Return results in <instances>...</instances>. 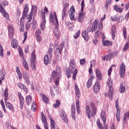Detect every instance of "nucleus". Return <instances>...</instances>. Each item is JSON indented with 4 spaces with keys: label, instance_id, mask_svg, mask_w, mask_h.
Wrapping results in <instances>:
<instances>
[{
    "label": "nucleus",
    "instance_id": "nucleus-16",
    "mask_svg": "<svg viewBox=\"0 0 129 129\" xmlns=\"http://www.w3.org/2000/svg\"><path fill=\"white\" fill-rule=\"evenodd\" d=\"M28 13H29V5L26 4L24 8L23 16L22 17V19H25V18H26L27 15H28Z\"/></svg>",
    "mask_w": 129,
    "mask_h": 129
},
{
    "label": "nucleus",
    "instance_id": "nucleus-61",
    "mask_svg": "<svg viewBox=\"0 0 129 129\" xmlns=\"http://www.w3.org/2000/svg\"><path fill=\"white\" fill-rule=\"evenodd\" d=\"M80 35V30H78L76 34H75L74 36L75 39H77L78 37H79V35Z\"/></svg>",
    "mask_w": 129,
    "mask_h": 129
},
{
    "label": "nucleus",
    "instance_id": "nucleus-3",
    "mask_svg": "<svg viewBox=\"0 0 129 129\" xmlns=\"http://www.w3.org/2000/svg\"><path fill=\"white\" fill-rule=\"evenodd\" d=\"M107 85L109 87V93H105L106 96H108L111 100L112 99V95H113V88H112V81H111V78H109L107 81Z\"/></svg>",
    "mask_w": 129,
    "mask_h": 129
},
{
    "label": "nucleus",
    "instance_id": "nucleus-35",
    "mask_svg": "<svg viewBox=\"0 0 129 129\" xmlns=\"http://www.w3.org/2000/svg\"><path fill=\"white\" fill-rule=\"evenodd\" d=\"M80 102L79 100H77L76 102V109L77 111V113L79 114L80 113V105L79 104Z\"/></svg>",
    "mask_w": 129,
    "mask_h": 129
},
{
    "label": "nucleus",
    "instance_id": "nucleus-51",
    "mask_svg": "<svg viewBox=\"0 0 129 129\" xmlns=\"http://www.w3.org/2000/svg\"><path fill=\"white\" fill-rule=\"evenodd\" d=\"M24 29H25V25H24V23L21 22L20 25V32H24Z\"/></svg>",
    "mask_w": 129,
    "mask_h": 129
},
{
    "label": "nucleus",
    "instance_id": "nucleus-4",
    "mask_svg": "<svg viewBox=\"0 0 129 129\" xmlns=\"http://www.w3.org/2000/svg\"><path fill=\"white\" fill-rule=\"evenodd\" d=\"M49 21L50 23H52L53 25H55L56 28H58L59 23L58 22V19H57V15H56V12H54L53 14H51L50 15Z\"/></svg>",
    "mask_w": 129,
    "mask_h": 129
},
{
    "label": "nucleus",
    "instance_id": "nucleus-57",
    "mask_svg": "<svg viewBox=\"0 0 129 129\" xmlns=\"http://www.w3.org/2000/svg\"><path fill=\"white\" fill-rule=\"evenodd\" d=\"M60 101L56 100V103L53 104V107L56 108L57 107H59V106H60Z\"/></svg>",
    "mask_w": 129,
    "mask_h": 129
},
{
    "label": "nucleus",
    "instance_id": "nucleus-44",
    "mask_svg": "<svg viewBox=\"0 0 129 129\" xmlns=\"http://www.w3.org/2000/svg\"><path fill=\"white\" fill-rule=\"evenodd\" d=\"M8 92H9V91L8 89V87H6L4 92V97H5V101H7V100L8 99V97L9 96Z\"/></svg>",
    "mask_w": 129,
    "mask_h": 129
},
{
    "label": "nucleus",
    "instance_id": "nucleus-55",
    "mask_svg": "<svg viewBox=\"0 0 129 129\" xmlns=\"http://www.w3.org/2000/svg\"><path fill=\"white\" fill-rule=\"evenodd\" d=\"M36 108H37V105H36V102H33L32 104L31 110L33 111H35L36 110Z\"/></svg>",
    "mask_w": 129,
    "mask_h": 129
},
{
    "label": "nucleus",
    "instance_id": "nucleus-43",
    "mask_svg": "<svg viewBox=\"0 0 129 129\" xmlns=\"http://www.w3.org/2000/svg\"><path fill=\"white\" fill-rule=\"evenodd\" d=\"M18 51L19 52L20 57L24 59V52H23V49H22V48L20 46L18 47Z\"/></svg>",
    "mask_w": 129,
    "mask_h": 129
},
{
    "label": "nucleus",
    "instance_id": "nucleus-24",
    "mask_svg": "<svg viewBox=\"0 0 129 129\" xmlns=\"http://www.w3.org/2000/svg\"><path fill=\"white\" fill-rule=\"evenodd\" d=\"M72 117L73 119L75 120L76 119V117L75 116V105H72Z\"/></svg>",
    "mask_w": 129,
    "mask_h": 129
},
{
    "label": "nucleus",
    "instance_id": "nucleus-56",
    "mask_svg": "<svg viewBox=\"0 0 129 129\" xmlns=\"http://www.w3.org/2000/svg\"><path fill=\"white\" fill-rule=\"evenodd\" d=\"M1 104L2 105V108L4 111V112H6V106H5V102H4V100L1 99Z\"/></svg>",
    "mask_w": 129,
    "mask_h": 129
},
{
    "label": "nucleus",
    "instance_id": "nucleus-19",
    "mask_svg": "<svg viewBox=\"0 0 129 129\" xmlns=\"http://www.w3.org/2000/svg\"><path fill=\"white\" fill-rule=\"evenodd\" d=\"M86 113L88 118L90 119V118H91V115H92V113H91V110L89 106H86Z\"/></svg>",
    "mask_w": 129,
    "mask_h": 129
},
{
    "label": "nucleus",
    "instance_id": "nucleus-1",
    "mask_svg": "<svg viewBox=\"0 0 129 129\" xmlns=\"http://www.w3.org/2000/svg\"><path fill=\"white\" fill-rule=\"evenodd\" d=\"M71 73H73V79L74 80H76V76L78 71L76 69V63L74 59H71L70 63V69H67L66 76L68 78H70L71 77Z\"/></svg>",
    "mask_w": 129,
    "mask_h": 129
},
{
    "label": "nucleus",
    "instance_id": "nucleus-32",
    "mask_svg": "<svg viewBox=\"0 0 129 129\" xmlns=\"http://www.w3.org/2000/svg\"><path fill=\"white\" fill-rule=\"evenodd\" d=\"M18 87L19 88H21V89H22L24 90V91H25V92H28V89H27V87H26V86L25 85L22 84V83H19L18 84Z\"/></svg>",
    "mask_w": 129,
    "mask_h": 129
},
{
    "label": "nucleus",
    "instance_id": "nucleus-2",
    "mask_svg": "<svg viewBox=\"0 0 129 129\" xmlns=\"http://www.w3.org/2000/svg\"><path fill=\"white\" fill-rule=\"evenodd\" d=\"M51 78L54 80L55 85H58L60 79L61 78V69L57 67L56 70L52 71Z\"/></svg>",
    "mask_w": 129,
    "mask_h": 129
},
{
    "label": "nucleus",
    "instance_id": "nucleus-30",
    "mask_svg": "<svg viewBox=\"0 0 129 129\" xmlns=\"http://www.w3.org/2000/svg\"><path fill=\"white\" fill-rule=\"evenodd\" d=\"M111 34L113 40L115 38V26L113 25L111 27Z\"/></svg>",
    "mask_w": 129,
    "mask_h": 129
},
{
    "label": "nucleus",
    "instance_id": "nucleus-52",
    "mask_svg": "<svg viewBox=\"0 0 129 129\" xmlns=\"http://www.w3.org/2000/svg\"><path fill=\"white\" fill-rule=\"evenodd\" d=\"M112 58H113V56H112V54L111 53V52L109 53L108 55L106 56V61H108V60H110Z\"/></svg>",
    "mask_w": 129,
    "mask_h": 129
},
{
    "label": "nucleus",
    "instance_id": "nucleus-5",
    "mask_svg": "<svg viewBox=\"0 0 129 129\" xmlns=\"http://www.w3.org/2000/svg\"><path fill=\"white\" fill-rule=\"evenodd\" d=\"M115 107L116 109V113L115 114L117 121H120V108L118 107V99H117L115 102Z\"/></svg>",
    "mask_w": 129,
    "mask_h": 129
},
{
    "label": "nucleus",
    "instance_id": "nucleus-15",
    "mask_svg": "<svg viewBox=\"0 0 129 129\" xmlns=\"http://www.w3.org/2000/svg\"><path fill=\"white\" fill-rule=\"evenodd\" d=\"M60 115L61 119L64 121V122H68V118L67 117V115H66V113L64 111L61 110L60 111Z\"/></svg>",
    "mask_w": 129,
    "mask_h": 129
},
{
    "label": "nucleus",
    "instance_id": "nucleus-11",
    "mask_svg": "<svg viewBox=\"0 0 129 129\" xmlns=\"http://www.w3.org/2000/svg\"><path fill=\"white\" fill-rule=\"evenodd\" d=\"M41 120L43 123H44L45 129H49V127H48V124H47L46 118L45 114H44V112H41Z\"/></svg>",
    "mask_w": 129,
    "mask_h": 129
},
{
    "label": "nucleus",
    "instance_id": "nucleus-41",
    "mask_svg": "<svg viewBox=\"0 0 129 129\" xmlns=\"http://www.w3.org/2000/svg\"><path fill=\"white\" fill-rule=\"evenodd\" d=\"M16 72L19 76V79H22V73H21V71H20V68H19V67H17L16 68Z\"/></svg>",
    "mask_w": 129,
    "mask_h": 129
},
{
    "label": "nucleus",
    "instance_id": "nucleus-46",
    "mask_svg": "<svg viewBox=\"0 0 129 129\" xmlns=\"http://www.w3.org/2000/svg\"><path fill=\"white\" fill-rule=\"evenodd\" d=\"M124 90H125L124 86H123L122 83H121L120 85L119 91L120 92V93H122L123 92H124Z\"/></svg>",
    "mask_w": 129,
    "mask_h": 129
},
{
    "label": "nucleus",
    "instance_id": "nucleus-29",
    "mask_svg": "<svg viewBox=\"0 0 129 129\" xmlns=\"http://www.w3.org/2000/svg\"><path fill=\"white\" fill-rule=\"evenodd\" d=\"M47 56H49V57H53V47L50 46L48 50L46 53Z\"/></svg>",
    "mask_w": 129,
    "mask_h": 129
},
{
    "label": "nucleus",
    "instance_id": "nucleus-9",
    "mask_svg": "<svg viewBox=\"0 0 129 129\" xmlns=\"http://www.w3.org/2000/svg\"><path fill=\"white\" fill-rule=\"evenodd\" d=\"M28 21V23L26 25V29L27 30H29L30 29V26L31 25V24L29 23L33 19V10H31V11L29 15L27 18Z\"/></svg>",
    "mask_w": 129,
    "mask_h": 129
},
{
    "label": "nucleus",
    "instance_id": "nucleus-37",
    "mask_svg": "<svg viewBox=\"0 0 129 129\" xmlns=\"http://www.w3.org/2000/svg\"><path fill=\"white\" fill-rule=\"evenodd\" d=\"M2 14L4 18H6L7 19V20H10L9 13H8V12H7L6 10H5V9L4 11H3V12H2Z\"/></svg>",
    "mask_w": 129,
    "mask_h": 129
},
{
    "label": "nucleus",
    "instance_id": "nucleus-27",
    "mask_svg": "<svg viewBox=\"0 0 129 129\" xmlns=\"http://www.w3.org/2000/svg\"><path fill=\"white\" fill-rule=\"evenodd\" d=\"M11 46L14 49H17L18 48V41L17 40L13 39L11 42Z\"/></svg>",
    "mask_w": 129,
    "mask_h": 129
},
{
    "label": "nucleus",
    "instance_id": "nucleus-13",
    "mask_svg": "<svg viewBox=\"0 0 129 129\" xmlns=\"http://www.w3.org/2000/svg\"><path fill=\"white\" fill-rule=\"evenodd\" d=\"M69 14L70 15V19L72 21H73L75 18V9L74 7H72L71 9L69 11Z\"/></svg>",
    "mask_w": 129,
    "mask_h": 129
},
{
    "label": "nucleus",
    "instance_id": "nucleus-59",
    "mask_svg": "<svg viewBox=\"0 0 129 129\" xmlns=\"http://www.w3.org/2000/svg\"><path fill=\"white\" fill-rule=\"evenodd\" d=\"M123 35L124 39H126V29H125V27L123 28Z\"/></svg>",
    "mask_w": 129,
    "mask_h": 129
},
{
    "label": "nucleus",
    "instance_id": "nucleus-47",
    "mask_svg": "<svg viewBox=\"0 0 129 129\" xmlns=\"http://www.w3.org/2000/svg\"><path fill=\"white\" fill-rule=\"evenodd\" d=\"M31 58H32V59L31 62H32L33 63H35V61H36V54H35V51H33L32 53Z\"/></svg>",
    "mask_w": 129,
    "mask_h": 129
},
{
    "label": "nucleus",
    "instance_id": "nucleus-49",
    "mask_svg": "<svg viewBox=\"0 0 129 129\" xmlns=\"http://www.w3.org/2000/svg\"><path fill=\"white\" fill-rule=\"evenodd\" d=\"M129 117V111L126 112L124 113V117H123V121L125 122L126 121V119L128 118Z\"/></svg>",
    "mask_w": 129,
    "mask_h": 129
},
{
    "label": "nucleus",
    "instance_id": "nucleus-40",
    "mask_svg": "<svg viewBox=\"0 0 129 129\" xmlns=\"http://www.w3.org/2000/svg\"><path fill=\"white\" fill-rule=\"evenodd\" d=\"M114 10L118 13H121L122 12V8H119L117 5L114 6Z\"/></svg>",
    "mask_w": 129,
    "mask_h": 129
},
{
    "label": "nucleus",
    "instance_id": "nucleus-26",
    "mask_svg": "<svg viewBox=\"0 0 129 129\" xmlns=\"http://www.w3.org/2000/svg\"><path fill=\"white\" fill-rule=\"evenodd\" d=\"M40 97L42 99V101H43V102L45 103H48L49 102V98L46 95L43 94H41Z\"/></svg>",
    "mask_w": 129,
    "mask_h": 129
},
{
    "label": "nucleus",
    "instance_id": "nucleus-10",
    "mask_svg": "<svg viewBox=\"0 0 129 129\" xmlns=\"http://www.w3.org/2000/svg\"><path fill=\"white\" fill-rule=\"evenodd\" d=\"M8 32L10 39H13L14 36V25L13 24L8 25Z\"/></svg>",
    "mask_w": 129,
    "mask_h": 129
},
{
    "label": "nucleus",
    "instance_id": "nucleus-45",
    "mask_svg": "<svg viewBox=\"0 0 129 129\" xmlns=\"http://www.w3.org/2000/svg\"><path fill=\"white\" fill-rule=\"evenodd\" d=\"M68 16L67 14V11L66 10H62V12H61V17H62V20H64V19H65V18H66V17Z\"/></svg>",
    "mask_w": 129,
    "mask_h": 129
},
{
    "label": "nucleus",
    "instance_id": "nucleus-28",
    "mask_svg": "<svg viewBox=\"0 0 129 129\" xmlns=\"http://www.w3.org/2000/svg\"><path fill=\"white\" fill-rule=\"evenodd\" d=\"M82 36L85 41H88L89 39V36H88V33L86 32V31H84L82 32Z\"/></svg>",
    "mask_w": 129,
    "mask_h": 129
},
{
    "label": "nucleus",
    "instance_id": "nucleus-54",
    "mask_svg": "<svg viewBox=\"0 0 129 129\" xmlns=\"http://www.w3.org/2000/svg\"><path fill=\"white\" fill-rule=\"evenodd\" d=\"M97 124L99 129H103V126H102V124L100 123V121H99V119L97 120Z\"/></svg>",
    "mask_w": 129,
    "mask_h": 129
},
{
    "label": "nucleus",
    "instance_id": "nucleus-48",
    "mask_svg": "<svg viewBox=\"0 0 129 129\" xmlns=\"http://www.w3.org/2000/svg\"><path fill=\"white\" fill-rule=\"evenodd\" d=\"M50 128L55 129V121L52 119H50Z\"/></svg>",
    "mask_w": 129,
    "mask_h": 129
},
{
    "label": "nucleus",
    "instance_id": "nucleus-42",
    "mask_svg": "<svg viewBox=\"0 0 129 129\" xmlns=\"http://www.w3.org/2000/svg\"><path fill=\"white\" fill-rule=\"evenodd\" d=\"M26 102H27V104L29 105L31 103H32V96L28 95L26 96Z\"/></svg>",
    "mask_w": 129,
    "mask_h": 129
},
{
    "label": "nucleus",
    "instance_id": "nucleus-63",
    "mask_svg": "<svg viewBox=\"0 0 129 129\" xmlns=\"http://www.w3.org/2000/svg\"><path fill=\"white\" fill-rule=\"evenodd\" d=\"M69 8V4L68 3H66L63 6V11H67V9Z\"/></svg>",
    "mask_w": 129,
    "mask_h": 129
},
{
    "label": "nucleus",
    "instance_id": "nucleus-14",
    "mask_svg": "<svg viewBox=\"0 0 129 129\" xmlns=\"http://www.w3.org/2000/svg\"><path fill=\"white\" fill-rule=\"evenodd\" d=\"M94 92L95 93H97L100 90V84H99V81H97L93 87Z\"/></svg>",
    "mask_w": 129,
    "mask_h": 129
},
{
    "label": "nucleus",
    "instance_id": "nucleus-34",
    "mask_svg": "<svg viewBox=\"0 0 129 129\" xmlns=\"http://www.w3.org/2000/svg\"><path fill=\"white\" fill-rule=\"evenodd\" d=\"M91 106L92 108V116H94L96 113V108H95V106H94V103H91Z\"/></svg>",
    "mask_w": 129,
    "mask_h": 129
},
{
    "label": "nucleus",
    "instance_id": "nucleus-8",
    "mask_svg": "<svg viewBox=\"0 0 129 129\" xmlns=\"http://www.w3.org/2000/svg\"><path fill=\"white\" fill-rule=\"evenodd\" d=\"M41 17L43 18V20L40 24V28L42 31H44V30H45V26L46 25V15H45V13L44 12L41 14Z\"/></svg>",
    "mask_w": 129,
    "mask_h": 129
},
{
    "label": "nucleus",
    "instance_id": "nucleus-50",
    "mask_svg": "<svg viewBox=\"0 0 129 129\" xmlns=\"http://www.w3.org/2000/svg\"><path fill=\"white\" fill-rule=\"evenodd\" d=\"M129 42L128 41L125 44L124 47L123 48V51L125 52V51H126L128 48H129Z\"/></svg>",
    "mask_w": 129,
    "mask_h": 129
},
{
    "label": "nucleus",
    "instance_id": "nucleus-12",
    "mask_svg": "<svg viewBox=\"0 0 129 129\" xmlns=\"http://www.w3.org/2000/svg\"><path fill=\"white\" fill-rule=\"evenodd\" d=\"M23 79L25 81L27 85H30V78L29 77V73L28 72H25L23 73Z\"/></svg>",
    "mask_w": 129,
    "mask_h": 129
},
{
    "label": "nucleus",
    "instance_id": "nucleus-53",
    "mask_svg": "<svg viewBox=\"0 0 129 129\" xmlns=\"http://www.w3.org/2000/svg\"><path fill=\"white\" fill-rule=\"evenodd\" d=\"M95 30H94V28L92 26H89L87 28V32L89 33L90 32H94Z\"/></svg>",
    "mask_w": 129,
    "mask_h": 129
},
{
    "label": "nucleus",
    "instance_id": "nucleus-36",
    "mask_svg": "<svg viewBox=\"0 0 129 129\" xmlns=\"http://www.w3.org/2000/svg\"><path fill=\"white\" fill-rule=\"evenodd\" d=\"M23 65L26 70H29V67L28 66V62L25 58H23L22 60Z\"/></svg>",
    "mask_w": 129,
    "mask_h": 129
},
{
    "label": "nucleus",
    "instance_id": "nucleus-60",
    "mask_svg": "<svg viewBox=\"0 0 129 129\" xmlns=\"http://www.w3.org/2000/svg\"><path fill=\"white\" fill-rule=\"evenodd\" d=\"M101 35V32H100V31H97L95 32V36L97 38H99Z\"/></svg>",
    "mask_w": 129,
    "mask_h": 129
},
{
    "label": "nucleus",
    "instance_id": "nucleus-31",
    "mask_svg": "<svg viewBox=\"0 0 129 129\" xmlns=\"http://www.w3.org/2000/svg\"><path fill=\"white\" fill-rule=\"evenodd\" d=\"M102 38L103 39V44L104 46H109V45H111V42L110 41L106 40L104 41V39H105V37L103 36V34H102Z\"/></svg>",
    "mask_w": 129,
    "mask_h": 129
},
{
    "label": "nucleus",
    "instance_id": "nucleus-23",
    "mask_svg": "<svg viewBox=\"0 0 129 129\" xmlns=\"http://www.w3.org/2000/svg\"><path fill=\"white\" fill-rule=\"evenodd\" d=\"M84 18H85V14H84L83 13H80L77 18L78 22L81 23V22L84 20Z\"/></svg>",
    "mask_w": 129,
    "mask_h": 129
},
{
    "label": "nucleus",
    "instance_id": "nucleus-20",
    "mask_svg": "<svg viewBox=\"0 0 129 129\" xmlns=\"http://www.w3.org/2000/svg\"><path fill=\"white\" fill-rule=\"evenodd\" d=\"M6 104V107L8 108L11 111H15V108H14V106L10 102H7V101H5Z\"/></svg>",
    "mask_w": 129,
    "mask_h": 129
},
{
    "label": "nucleus",
    "instance_id": "nucleus-25",
    "mask_svg": "<svg viewBox=\"0 0 129 129\" xmlns=\"http://www.w3.org/2000/svg\"><path fill=\"white\" fill-rule=\"evenodd\" d=\"M75 90L76 96H77V97L79 98L81 95L80 90H79V88H78V86L76 84L75 85Z\"/></svg>",
    "mask_w": 129,
    "mask_h": 129
},
{
    "label": "nucleus",
    "instance_id": "nucleus-38",
    "mask_svg": "<svg viewBox=\"0 0 129 129\" xmlns=\"http://www.w3.org/2000/svg\"><path fill=\"white\" fill-rule=\"evenodd\" d=\"M98 23H99V21H98V20H95L93 22V26L92 27L93 28L94 30H95L96 29H97Z\"/></svg>",
    "mask_w": 129,
    "mask_h": 129
},
{
    "label": "nucleus",
    "instance_id": "nucleus-62",
    "mask_svg": "<svg viewBox=\"0 0 129 129\" xmlns=\"http://www.w3.org/2000/svg\"><path fill=\"white\" fill-rule=\"evenodd\" d=\"M91 85H92V82H91V81L88 80V82L87 83V87L88 88H89L91 87Z\"/></svg>",
    "mask_w": 129,
    "mask_h": 129
},
{
    "label": "nucleus",
    "instance_id": "nucleus-33",
    "mask_svg": "<svg viewBox=\"0 0 129 129\" xmlns=\"http://www.w3.org/2000/svg\"><path fill=\"white\" fill-rule=\"evenodd\" d=\"M54 35L56 39H58L60 37V34H59V30H58V28L56 27L55 25V29L53 31Z\"/></svg>",
    "mask_w": 129,
    "mask_h": 129
},
{
    "label": "nucleus",
    "instance_id": "nucleus-39",
    "mask_svg": "<svg viewBox=\"0 0 129 129\" xmlns=\"http://www.w3.org/2000/svg\"><path fill=\"white\" fill-rule=\"evenodd\" d=\"M6 73L4 72V70H0V80H4L5 79V75Z\"/></svg>",
    "mask_w": 129,
    "mask_h": 129
},
{
    "label": "nucleus",
    "instance_id": "nucleus-22",
    "mask_svg": "<svg viewBox=\"0 0 129 129\" xmlns=\"http://www.w3.org/2000/svg\"><path fill=\"white\" fill-rule=\"evenodd\" d=\"M95 73L97 78H98V80H101L102 79V77H101V72L100 70L98 69H96Z\"/></svg>",
    "mask_w": 129,
    "mask_h": 129
},
{
    "label": "nucleus",
    "instance_id": "nucleus-7",
    "mask_svg": "<svg viewBox=\"0 0 129 129\" xmlns=\"http://www.w3.org/2000/svg\"><path fill=\"white\" fill-rule=\"evenodd\" d=\"M119 76L121 78H123L124 77V75L125 74V65H124V62H121L120 64L119 68Z\"/></svg>",
    "mask_w": 129,
    "mask_h": 129
},
{
    "label": "nucleus",
    "instance_id": "nucleus-21",
    "mask_svg": "<svg viewBox=\"0 0 129 129\" xmlns=\"http://www.w3.org/2000/svg\"><path fill=\"white\" fill-rule=\"evenodd\" d=\"M101 117L104 124L106 123V114L104 111H102L101 112Z\"/></svg>",
    "mask_w": 129,
    "mask_h": 129
},
{
    "label": "nucleus",
    "instance_id": "nucleus-64",
    "mask_svg": "<svg viewBox=\"0 0 129 129\" xmlns=\"http://www.w3.org/2000/svg\"><path fill=\"white\" fill-rule=\"evenodd\" d=\"M111 20L112 22H116V21H118V18L115 16L111 17Z\"/></svg>",
    "mask_w": 129,
    "mask_h": 129
},
{
    "label": "nucleus",
    "instance_id": "nucleus-58",
    "mask_svg": "<svg viewBox=\"0 0 129 129\" xmlns=\"http://www.w3.org/2000/svg\"><path fill=\"white\" fill-rule=\"evenodd\" d=\"M0 56L1 57H4V48H3V46L0 44Z\"/></svg>",
    "mask_w": 129,
    "mask_h": 129
},
{
    "label": "nucleus",
    "instance_id": "nucleus-18",
    "mask_svg": "<svg viewBox=\"0 0 129 129\" xmlns=\"http://www.w3.org/2000/svg\"><path fill=\"white\" fill-rule=\"evenodd\" d=\"M18 97L20 100V107L21 108H23L24 107V102H25V101H24V97H23L21 93H18Z\"/></svg>",
    "mask_w": 129,
    "mask_h": 129
},
{
    "label": "nucleus",
    "instance_id": "nucleus-6",
    "mask_svg": "<svg viewBox=\"0 0 129 129\" xmlns=\"http://www.w3.org/2000/svg\"><path fill=\"white\" fill-rule=\"evenodd\" d=\"M63 47H64V43H61L59 47H56L55 56L58 57V60L61 58V53L63 50Z\"/></svg>",
    "mask_w": 129,
    "mask_h": 129
},
{
    "label": "nucleus",
    "instance_id": "nucleus-17",
    "mask_svg": "<svg viewBox=\"0 0 129 129\" xmlns=\"http://www.w3.org/2000/svg\"><path fill=\"white\" fill-rule=\"evenodd\" d=\"M52 60V57L45 55L44 57V62L45 65H48Z\"/></svg>",
    "mask_w": 129,
    "mask_h": 129
}]
</instances>
